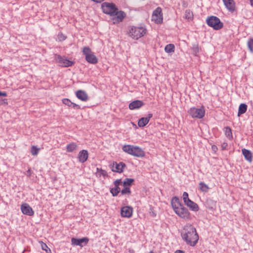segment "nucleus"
Segmentation results:
<instances>
[{"mask_svg":"<svg viewBox=\"0 0 253 253\" xmlns=\"http://www.w3.org/2000/svg\"><path fill=\"white\" fill-rule=\"evenodd\" d=\"M55 59L57 62L62 67H68L71 66L73 64V62L59 55H56Z\"/></svg>","mask_w":253,"mask_h":253,"instance_id":"1a4fd4ad","label":"nucleus"},{"mask_svg":"<svg viewBox=\"0 0 253 253\" xmlns=\"http://www.w3.org/2000/svg\"><path fill=\"white\" fill-rule=\"evenodd\" d=\"M227 146V143L226 142H224L221 144V147L222 150L226 149Z\"/></svg>","mask_w":253,"mask_h":253,"instance_id":"c03bdc74","label":"nucleus"},{"mask_svg":"<svg viewBox=\"0 0 253 253\" xmlns=\"http://www.w3.org/2000/svg\"><path fill=\"white\" fill-rule=\"evenodd\" d=\"M76 95L79 99L83 101H86L88 100V95L84 90H77L76 92Z\"/></svg>","mask_w":253,"mask_h":253,"instance_id":"a211bd4d","label":"nucleus"},{"mask_svg":"<svg viewBox=\"0 0 253 253\" xmlns=\"http://www.w3.org/2000/svg\"><path fill=\"white\" fill-rule=\"evenodd\" d=\"M225 134L229 139H232L233 138L231 129L230 127L226 126L225 127Z\"/></svg>","mask_w":253,"mask_h":253,"instance_id":"c756f323","label":"nucleus"},{"mask_svg":"<svg viewBox=\"0 0 253 253\" xmlns=\"http://www.w3.org/2000/svg\"><path fill=\"white\" fill-rule=\"evenodd\" d=\"M208 26L213 28L214 30H218L223 27V23L219 18L214 16L209 17L206 20Z\"/></svg>","mask_w":253,"mask_h":253,"instance_id":"7ed1b4c3","label":"nucleus"},{"mask_svg":"<svg viewBox=\"0 0 253 253\" xmlns=\"http://www.w3.org/2000/svg\"><path fill=\"white\" fill-rule=\"evenodd\" d=\"M39 243L41 244V248L42 250L45 251L46 253H49L51 252L50 249L47 247L45 243H43L42 241H40Z\"/></svg>","mask_w":253,"mask_h":253,"instance_id":"72a5a7b5","label":"nucleus"},{"mask_svg":"<svg viewBox=\"0 0 253 253\" xmlns=\"http://www.w3.org/2000/svg\"><path fill=\"white\" fill-rule=\"evenodd\" d=\"M125 167L126 164L123 162H120L119 163L115 162L113 164L112 170L114 172L121 173L123 171V169Z\"/></svg>","mask_w":253,"mask_h":253,"instance_id":"4468645a","label":"nucleus"},{"mask_svg":"<svg viewBox=\"0 0 253 253\" xmlns=\"http://www.w3.org/2000/svg\"><path fill=\"white\" fill-rule=\"evenodd\" d=\"M174 45L173 44H167L165 48V50L167 53H172L174 51Z\"/></svg>","mask_w":253,"mask_h":253,"instance_id":"c85d7f7f","label":"nucleus"},{"mask_svg":"<svg viewBox=\"0 0 253 253\" xmlns=\"http://www.w3.org/2000/svg\"><path fill=\"white\" fill-rule=\"evenodd\" d=\"M101 7L104 13L110 16H114L116 10H118L115 4L113 3L103 2L102 4Z\"/></svg>","mask_w":253,"mask_h":253,"instance_id":"39448f33","label":"nucleus"},{"mask_svg":"<svg viewBox=\"0 0 253 253\" xmlns=\"http://www.w3.org/2000/svg\"><path fill=\"white\" fill-rule=\"evenodd\" d=\"M21 210L24 214L29 216H32L34 214V211L27 203H24L21 205Z\"/></svg>","mask_w":253,"mask_h":253,"instance_id":"9b49d317","label":"nucleus"},{"mask_svg":"<svg viewBox=\"0 0 253 253\" xmlns=\"http://www.w3.org/2000/svg\"><path fill=\"white\" fill-rule=\"evenodd\" d=\"M120 192V188L119 187H115L110 189V192L113 196H117Z\"/></svg>","mask_w":253,"mask_h":253,"instance_id":"473e14b6","label":"nucleus"},{"mask_svg":"<svg viewBox=\"0 0 253 253\" xmlns=\"http://www.w3.org/2000/svg\"><path fill=\"white\" fill-rule=\"evenodd\" d=\"M153 117V114L152 113H149L145 118L147 119L148 122H149L150 119Z\"/></svg>","mask_w":253,"mask_h":253,"instance_id":"37998d69","label":"nucleus"},{"mask_svg":"<svg viewBox=\"0 0 253 253\" xmlns=\"http://www.w3.org/2000/svg\"><path fill=\"white\" fill-rule=\"evenodd\" d=\"M152 213H153V216H155L156 215V214L154 212H153Z\"/></svg>","mask_w":253,"mask_h":253,"instance_id":"3c124183","label":"nucleus"},{"mask_svg":"<svg viewBox=\"0 0 253 253\" xmlns=\"http://www.w3.org/2000/svg\"><path fill=\"white\" fill-rule=\"evenodd\" d=\"M89 239L87 237H84L81 239H77L72 238L71 239V244L74 246H79L83 247L88 243Z\"/></svg>","mask_w":253,"mask_h":253,"instance_id":"9d476101","label":"nucleus"},{"mask_svg":"<svg viewBox=\"0 0 253 253\" xmlns=\"http://www.w3.org/2000/svg\"><path fill=\"white\" fill-rule=\"evenodd\" d=\"M114 16H115L114 20L116 22L120 23L123 20L124 18L126 17V14L124 11H123L122 10L118 11V10H116Z\"/></svg>","mask_w":253,"mask_h":253,"instance_id":"f3484780","label":"nucleus"},{"mask_svg":"<svg viewBox=\"0 0 253 253\" xmlns=\"http://www.w3.org/2000/svg\"><path fill=\"white\" fill-rule=\"evenodd\" d=\"M7 95V94L5 92H1V96H6Z\"/></svg>","mask_w":253,"mask_h":253,"instance_id":"49530a36","label":"nucleus"},{"mask_svg":"<svg viewBox=\"0 0 253 253\" xmlns=\"http://www.w3.org/2000/svg\"><path fill=\"white\" fill-rule=\"evenodd\" d=\"M0 96H1V91H0Z\"/></svg>","mask_w":253,"mask_h":253,"instance_id":"864d4df0","label":"nucleus"},{"mask_svg":"<svg viewBox=\"0 0 253 253\" xmlns=\"http://www.w3.org/2000/svg\"><path fill=\"white\" fill-rule=\"evenodd\" d=\"M193 52L195 54L199 52V48L198 45H195L193 47Z\"/></svg>","mask_w":253,"mask_h":253,"instance_id":"79ce46f5","label":"nucleus"},{"mask_svg":"<svg viewBox=\"0 0 253 253\" xmlns=\"http://www.w3.org/2000/svg\"><path fill=\"white\" fill-rule=\"evenodd\" d=\"M134 180L133 178H126L124 179L123 181V186H129L132 185V183L134 182Z\"/></svg>","mask_w":253,"mask_h":253,"instance_id":"2f4dec72","label":"nucleus"},{"mask_svg":"<svg viewBox=\"0 0 253 253\" xmlns=\"http://www.w3.org/2000/svg\"><path fill=\"white\" fill-rule=\"evenodd\" d=\"M250 1L251 5L253 6V0H249Z\"/></svg>","mask_w":253,"mask_h":253,"instance_id":"8fccbe9b","label":"nucleus"},{"mask_svg":"<svg viewBox=\"0 0 253 253\" xmlns=\"http://www.w3.org/2000/svg\"><path fill=\"white\" fill-rule=\"evenodd\" d=\"M149 253H154L153 251H150Z\"/></svg>","mask_w":253,"mask_h":253,"instance_id":"603ef678","label":"nucleus"},{"mask_svg":"<svg viewBox=\"0 0 253 253\" xmlns=\"http://www.w3.org/2000/svg\"><path fill=\"white\" fill-rule=\"evenodd\" d=\"M185 205L194 211H197L199 210L198 205L191 200L186 203Z\"/></svg>","mask_w":253,"mask_h":253,"instance_id":"5701e85b","label":"nucleus"},{"mask_svg":"<svg viewBox=\"0 0 253 253\" xmlns=\"http://www.w3.org/2000/svg\"><path fill=\"white\" fill-rule=\"evenodd\" d=\"M88 154L87 150H82L79 153V161L82 163H84L87 159Z\"/></svg>","mask_w":253,"mask_h":253,"instance_id":"aec40b11","label":"nucleus"},{"mask_svg":"<svg viewBox=\"0 0 253 253\" xmlns=\"http://www.w3.org/2000/svg\"><path fill=\"white\" fill-rule=\"evenodd\" d=\"M184 17L188 21H191L193 19V14L190 9H186L185 11Z\"/></svg>","mask_w":253,"mask_h":253,"instance_id":"393cba45","label":"nucleus"},{"mask_svg":"<svg viewBox=\"0 0 253 253\" xmlns=\"http://www.w3.org/2000/svg\"><path fill=\"white\" fill-rule=\"evenodd\" d=\"M143 105L144 103L142 101L136 100L130 103L128 107L130 110H134L140 108Z\"/></svg>","mask_w":253,"mask_h":253,"instance_id":"6ab92c4d","label":"nucleus"},{"mask_svg":"<svg viewBox=\"0 0 253 253\" xmlns=\"http://www.w3.org/2000/svg\"><path fill=\"white\" fill-rule=\"evenodd\" d=\"M122 182L121 179H117L114 182V184L115 187H119V185L122 184Z\"/></svg>","mask_w":253,"mask_h":253,"instance_id":"a19ab883","label":"nucleus"},{"mask_svg":"<svg viewBox=\"0 0 253 253\" xmlns=\"http://www.w3.org/2000/svg\"><path fill=\"white\" fill-rule=\"evenodd\" d=\"M152 20L157 24H160L163 22V14L162 9L158 7L153 12Z\"/></svg>","mask_w":253,"mask_h":253,"instance_id":"0eeeda50","label":"nucleus"},{"mask_svg":"<svg viewBox=\"0 0 253 253\" xmlns=\"http://www.w3.org/2000/svg\"><path fill=\"white\" fill-rule=\"evenodd\" d=\"M247 105L245 103H242L240 105L238 109V116H240L246 113L247 110Z\"/></svg>","mask_w":253,"mask_h":253,"instance_id":"b1692460","label":"nucleus"},{"mask_svg":"<svg viewBox=\"0 0 253 253\" xmlns=\"http://www.w3.org/2000/svg\"><path fill=\"white\" fill-rule=\"evenodd\" d=\"M39 150L40 149L38 148L37 147L33 146L31 147V153L32 155L36 156L38 154Z\"/></svg>","mask_w":253,"mask_h":253,"instance_id":"4c0bfd02","label":"nucleus"},{"mask_svg":"<svg viewBox=\"0 0 253 253\" xmlns=\"http://www.w3.org/2000/svg\"><path fill=\"white\" fill-rule=\"evenodd\" d=\"M181 237L187 245L192 247L196 245L199 240L196 228L192 225H187L184 228Z\"/></svg>","mask_w":253,"mask_h":253,"instance_id":"f257e3e1","label":"nucleus"},{"mask_svg":"<svg viewBox=\"0 0 253 253\" xmlns=\"http://www.w3.org/2000/svg\"><path fill=\"white\" fill-rule=\"evenodd\" d=\"M131 155L136 157H143L145 155L144 151L139 147L133 145Z\"/></svg>","mask_w":253,"mask_h":253,"instance_id":"f8f14e48","label":"nucleus"},{"mask_svg":"<svg viewBox=\"0 0 253 253\" xmlns=\"http://www.w3.org/2000/svg\"><path fill=\"white\" fill-rule=\"evenodd\" d=\"M83 53L85 56V60L87 62L95 64L98 62V59L94 54L91 51L88 47H84L83 49Z\"/></svg>","mask_w":253,"mask_h":253,"instance_id":"20e7f679","label":"nucleus"},{"mask_svg":"<svg viewBox=\"0 0 253 253\" xmlns=\"http://www.w3.org/2000/svg\"><path fill=\"white\" fill-rule=\"evenodd\" d=\"M250 104H251V105L252 108V109L253 110V101H250Z\"/></svg>","mask_w":253,"mask_h":253,"instance_id":"09e8293b","label":"nucleus"},{"mask_svg":"<svg viewBox=\"0 0 253 253\" xmlns=\"http://www.w3.org/2000/svg\"><path fill=\"white\" fill-rule=\"evenodd\" d=\"M222 1L228 11L233 12L235 10V3L234 0H222Z\"/></svg>","mask_w":253,"mask_h":253,"instance_id":"2eb2a0df","label":"nucleus"},{"mask_svg":"<svg viewBox=\"0 0 253 253\" xmlns=\"http://www.w3.org/2000/svg\"><path fill=\"white\" fill-rule=\"evenodd\" d=\"M146 33V28L143 27L132 26L129 30V35L134 39L137 40L143 37Z\"/></svg>","mask_w":253,"mask_h":253,"instance_id":"f03ea898","label":"nucleus"},{"mask_svg":"<svg viewBox=\"0 0 253 253\" xmlns=\"http://www.w3.org/2000/svg\"><path fill=\"white\" fill-rule=\"evenodd\" d=\"M174 253H184V252L181 250H176Z\"/></svg>","mask_w":253,"mask_h":253,"instance_id":"de8ad7c7","label":"nucleus"},{"mask_svg":"<svg viewBox=\"0 0 253 253\" xmlns=\"http://www.w3.org/2000/svg\"><path fill=\"white\" fill-rule=\"evenodd\" d=\"M171 204L174 211L183 206L178 198L177 197H174L172 198L171 201Z\"/></svg>","mask_w":253,"mask_h":253,"instance_id":"dca6fc26","label":"nucleus"},{"mask_svg":"<svg viewBox=\"0 0 253 253\" xmlns=\"http://www.w3.org/2000/svg\"><path fill=\"white\" fill-rule=\"evenodd\" d=\"M183 200L185 204L190 201L191 200L188 198V194L186 192H184L182 195Z\"/></svg>","mask_w":253,"mask_h":253,"instance_id":"58836bf2","label":"nucleus"},{"mask_svg":"<svg viewBox=\"0 0 253 253\" xmlns=\"http://www.w3.org/2000/svg\"><path fill=\"white\" fill-rule=\"evenodd\" d=\"M242 154L244 156L245 159L249 162L253 161V156L252 152L245 148L242 150Z\"/></svg>","mask_w":253,"mask_h":253,"instance_id":"412c9836","label":"nucleus"},{"mask_svg":"<svg viewBox=\"0 0 253 253\" xmlns=\"http://www.w3.org/2000/svg\"><path fill=\"white\" fill-rule=\"evenodd\" d=\"M96 175L97 176L100 177L102 176L104 177H105L108 175L107 172L106 170L98 168H96Z\"/></svg>","mask_w":253,"mask_h":253,"instance_id":"cd10ccee","label":"nucleus"},{"mask_svg":"<svg viewBox=\"0 0 253 253\" xmlns=\"http://www.w3.org/2000/svg\"><path fill=\"white\" fill-rule=\"evenodd\" d=\"M200 188L201 191L203 192H207L209 189V187L204 182H201L199 183Z\"/></svg>","mask_w":253,"mask_h":253,"instance_id":"c9c22d12","label":"nucleus"},{"mask_svg":"<svg viewBox=\"0 0 253 253\" xmlns=\"http://www.w3.org/2000/svg\"><path fill=\"white\" fill-rule=\"evenodd\" d=\"M211 148H212V150L214 151H216L217 150V147H216V146H215L214 145L212 146Z\"/></svg>","mask_w":253,"mask_h":253,"instance_id":"a18cd8bd","label":"nucleus"},{"mask_svg":"<svg viewBox=\"0 0 253 253\" xmlns=\"http://www.w3.org/2000/svg\"><path fill=\"white\" fill-rule=\"evenodd\" d=\"M133 146L131 145H126L123 147L122 149L125 152L130 155Z\"/></svg>","mask_w":253,"mask_h":253,"instance_id":"7c9ffc66","label":"nucleus"},{"mask_svg":"<svg viewBox=\"0 0 253 253\" xmlns=\"http://www.w3.org/2000/svg\"><path fill=\"white\" fill-rule=\"evenodd\" d=\"M59 41L62 42L66 39V36H65L62 33H59L57 36Z\"/></svg>","mask_w":253,"mask_h":253,"instance_id":"ea45409f","label":"nucleus"},{"mask_svg":"<svg viewBox=\"0 0 253 253\" xmlns=\"http://www.w3.org/2000/svg\"><path fill=\"white\" fill-rule=\"evenodd\" d=\"M174 212L178 216L184 219L187 220L190 218V213L184 206Z\"/></svg>","mask_w":253,"mask_h":253,"instance_id":"6e6552de","label":"nucleus"},{"mask_svg":"<svg viewBox=\"0 0 253 253\" xmlns=\"http://www.w3.org/2000/svg\"><path fill=\"white\" fill-rule=\"evenodd\" d=\"M121 192L122 195L127 194L129 195L131 193L130 188L127 186H124V188Z\"/></svg>","mask_w":253,"mask_h":253,"instance_id":"e433bc0d","label":"nucleus"},{"mask_svg":"<svg viewBox=\"0 0 253 253\" xmlns=\"http://www.w3.org/2000/svg\"><path fill=\"white\" fill-rule=\"evenodd\" d=\"M149 123L147 119L145 117L140 118L138 122V126L141 127L145 126Z\"/></svg>","mask_w":253,"mask_h":253,"instance_id":"bb28decb","label":"nucleus"},{"mask_svg":"<svg viewBox=\"0 0 253 253\" xmlns=\"http://www.w3.org/2000/svg\"><path fill=\"white\" fill-rule=\"evenodd\" d=\"M62 103L68 106L69 107L73 108H77V109H80V106L76 104V103H73L70 100H69L68 98H64L62 100Z\"/></svg>","mask_w":253,"mask_h":253,"instance_id":"4be33fe9","label":"nucleus"},{"mask_svg":"<svg viewBox=\"0 0 253 253\" xmlns=\"http://www.w3.org/2000/svg\"><path fill=\"white\" fill-rule=\"evenodd\" d=\"M188 113L192 118L202 119L205 116V111L203 107L200 108L193 107L188 110Z\"/></svg>","mask_w":253,"mask_h":253,"instance_id":"423d86ee","label":"nucleus"},{"mask_svg":"<svg viewBox=\"0 0 253 253\" xmlns=\"http://www.w3.org/2000/svg\"><path fill=\"white\" fill-rule=\"evenodd\" d=\"M77 148V145L74 142H72L68 144L66 146L67 151L68 152H72Z\"/></svg>","mask_w":253,"mask_h":253,"instance_id":"a878e982","label":"nucleus"},{"mask_svg":"<svg viewBox=\"0 0 253 253\" xmlns=\"http://www.w3.org/2000/svg\"><path fill=\"white\" fill-rule=\"evenodd\" d=\"M247 45L250 52H253V38H251L248 40Z\"/></svg>","mask_w":253,"mask_h":253,"instance_id":"f704fd0d","label":"nucleus"},{"mask_svg":"<svg viewBox=\"0 0 253 253\" xmlns=\"http://www.w3.org/2000/svg\"><path fill=\"white\" fill-rule=\"evenodd\" d=\"M132 208L129 206L122 208L121 213L123 217L129 218L132 214Z\"/></svg>","mask_w":253,"mask_h":253,"instance_id":"ddd939ff","label":"nucleus"}]
</instances>
